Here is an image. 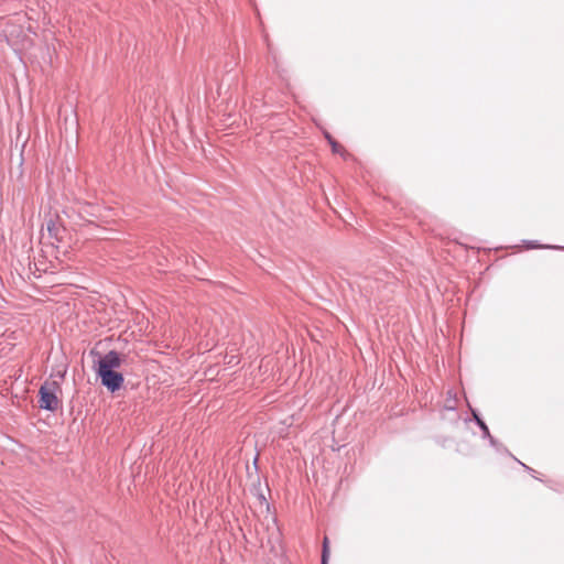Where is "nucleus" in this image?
Here are the masks:
<instances>
[{
  "instance_id": "10",
  "label": "nucleus",
  "mask_w": 564,
  "mask_h": 564,
  "mask_svg": "<svg viewBox=\"0 0 564 564\" xmlns=\"http://www.w3.org/2000/svg\"><path fill=\"white\" fill-rule=\"evenodd\" d=\"M447 409H449V410H455V406H452V405H451V406H447Z\"/></svg>"
},
{
  "instance_id": "6",
  "label": "nucleus",
  "mask_w": 564,
  "mask_h": 564,
  "mask_svg": "<svg viewBox=\"0 0 564 564\" xmlns=\"http://www.w3.org/2000/svg\"><path fill=\"white\" fill-rule=\"evenodd\" d=\"M328 558H329V541H328V538L325 536L323 540L321 564H327Z\"/></svg>"
},
{
  "instance_id": "2",
  "label": "nucleus",
  "mask_w": 564,
  "mask_h": 564,
  "mask_svg": "<svg viewBox=\"0 0 564 564\" xmlns=\"http://www.w3.org/2000/svg\"><path fill=\"white\" fill-rule=\"evenodd\" d=\"M101 384L111 393L120 390L124 382L123 375L117 370L97 371Z\"/></svg>"
},
{
  "instance_id": "3",
  "label": "nucleus",
  "mask_w": 564,
  "mask_h": 564,
  "mask_svg": "<svg viewBox=\"0 0 564 564\" xmlns=\"http://www.w3.org/2000/svg\"><path fill=\"white\" fill-rule=\"evenodd\" d=\"M122 359L120 354L116 350L108 351L105 356L99 358L95 367L97 371L116 370L121 366Z\"/></svg>"
},
{
  "instance_id": "5",
  "label": "nucleus",
  "mask_w": 564,
  "mask_h": 564,
  "mask_svg": "<svg viewBox=\"0 0 564 564\" xmlns=\"http://www.w3.org/2000/svg\"><path fill=\"white\" fill-rule=\"evenodd\" d=\"M325 138L327 139L328 143L332 147V151L334 153L344 154L345 149L328 133H325Z\"/></svg>"
},
{
  "instance_id": "9",
  "label": "nucleus",
  "mask_w": 564,
  "mask_h": 564,
  "mask_svg": "<svg viewBox=\"0 0 564 564\" xmlns=\"http://www.w3.org/2000/svg\"><path fill=\"white\" fill-rule=\"evenodd\" d=\"M90 355H91V356H98L99 354H98L96 350L91 349V350H90Z\"/></svg>"
},
{
  "instance_id": "4",
  "label": "nucleus",
  "mask_w": 564,
  "mask_h": 564,
  "mask_svg": "<svg viewBox=\"0 0 564 564\" xmlns=\"http://www.w3.org/2000/svg\"><path fill=\"white\" fill-rule=\"evenodd\" d=\"M471 413H473V416H474V420H475L476 424L479 426V429L482 432V436L485 438H489L490 442L492 443L494 438H492V436L490 434V431H489L487 424L481 420V417L478 415V413L475 410H471Z\"/></svg>"
},
{
  "instance_id": "7",
  "label": "nucleus",
  "mask_w": 564,
  "mask_h": 564,
  "mask_svg": "<svg viewBox=\"0 0 564 564\" xmlns=\"http://www.w3.org/2000/svg\"><path fill=\"white\" fill-rule=\"evenodd\" d=\"M362 288L366 290L367 293H369L370 295H372L375 293V289L372 288L371 285V281L366 278L365 279V284L362 285Z\"/></svg>"
},
{
  "instance_id": "8",
  "label": "nucleus",
  "mask_w": 564,
  "mask_h": 564,
  "mask_svg": "<svg viewBox=\"0 0 564 564\" xmlns=\"http://www.w3.org/2000/svg\"><path fill=\"white\" fill-rule=\"evenodd\" d=\"M522 466L529 471V474L534 473V469H532L531 467H529V466H527L524 464H522Z\"/></svg>"
},
{
  "instance_id": "1",
  "label": "nucleus",
  "mask_w": 564,
  "mask_h": 564,
  "mask_svg": "<svg viewBox=\"0 0 564 564\" xmlns=\"http://www.w3.org/2000/svg\"><path fill=\"white\" fill-rule=\"evenodd\" d=\"M57 382H45L39 390V406L42 410L54 412L58 409L59 400L56 397Z\"/></svg>"
}]
</instances>
